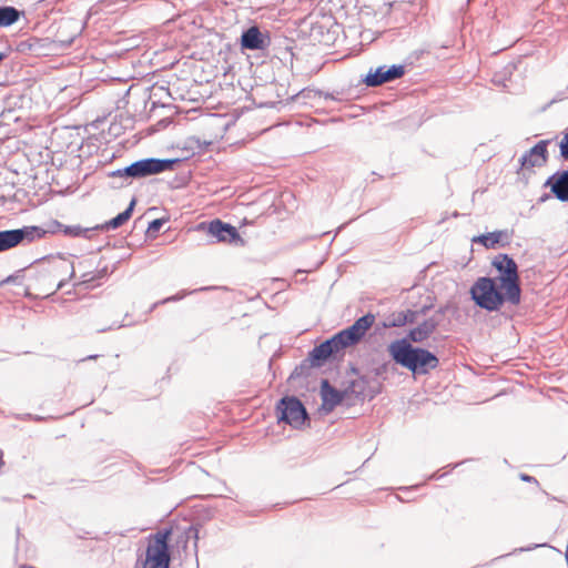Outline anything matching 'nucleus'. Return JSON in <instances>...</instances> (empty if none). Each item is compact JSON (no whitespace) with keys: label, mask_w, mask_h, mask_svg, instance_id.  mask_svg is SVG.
Segmentation results:
<instances>
[{"label":"nucleus","mask_w":568,"mask_h":568,"mask_svg":"<svg viewBox=\"0 0 568 568\" xmlns=\"http://www.w3.org/2000/svg\"><path fill=\"white\" fill-rule=\"evenodd\" d=\"M375 315L368 313L355 321L349 327L338 332L332 338L314 347L310 357L314 365H321L332 356H337L345 348L356 345L374 325Z\"/></svg>","instance_id":"f257e3e1"},{"label":"nucleus","mask_w":568,"mask_h":568,"mask_svg":"<svg viewBox=\"0 0 568 568\" xmlns=\"http://www.w3.org/2000/svg\"><path fill=\"white\" fill-rule=\"evenodd\" d=\"M388 353L395 363L414 374H427L438 366V358L427 349L413 347L406 339H396L388 345Z\"/></svg>","instance_id":"f03ea898"},{"label":"nucleus","mask_w":568,"mask_h":568,"mask_svg":"<svg viewBox=\"0 0 568 568\" xmlns=\"http://www.w3.org/2000/svg\"><path fill=\"white\" fill-rule=\"evenodd\" d=\"M491 265L498 272L494 278L501 290L506 292L507 301L517 304L520 301L519 278L517 264L507 254H498L494 257Z\"/></svg>","instance_id":"7ed1b4c3"},{"label":"nucleus","mask_w":568,"mask_h":568,"mask_svg":"<svg viewBox=\"0 0 568 568\" xmlns=\"http://www.w3.org/2000/svg\"><path fill=\"white\" fill-rule=\"evenodd\" d=\"M474 302L489 312L498 311L505 301L506 292L491 277H479L470 288Z\"/></svg>","instance_id":"20e7f679"},{"label":"nucleus","mask_w":568,"mask_h":568,"mask_svg":"<svg viewBox=\"0 0 568 568\" xmlns=\"http://www.w3.org/2000/svg\"><path fill=\"white\" fill-rule=\"evenodd\" d=\"M170 535V529H163L149 538L142 568H169L170 554L168 541Z\"/></svg>","instance_id":"39448f33"},{"label":"nucleus","mask_w":568,"mask_h":568,"mask_svg":"<svg viewBox=\"0 0 568 568\" xmlns=\"http://www.w3.org/2000/svg\"><path fill=\"white\" fill-rule=\"evenodd\" d=\"M176 163V160H161V159H143L132 163L131 165L116 170L112 173L113 176H125L132 179H141L149 175L162 173L171 170Z\"/></svg>","instance_id":"423d86ee"},{"label":"nucleus","mask_w":568,"mask_h":568,"mask_svg":"<svg viewBox=\"0 0 568 568\" xmlns=\"http://www.w3.org/2000/svg\"><path fill=\"white\" fill-rule=\"evenodd\" d=\"M278 419L283 420L295 428H300L304 425L307 413L302 403L295 397L283 398L278 406Z\"/></svg>","instance_id":"0eeeda50"},{"label":"nucleus","mask_w":568,"mask_h":568,"mask_svg":"<svg viewBox=\"0 0 568 568\" xmlns=\"http://www.w3.org/2000/svg\"><path fill=\"white\" fill-rule=\"evenodd\" d=\"M43 232L36 226H27L18 230H8L0 232V252L12 248L24 239L32 241L36 236H42Z\"/></svg>","instance_id":"6e6552de"},{"label":"nucleus","mask_w":568,"mask_h":568,"mask_svg":"<svg viewBox=\"0 0 568 568\" xmlns=\"http://www.w3.org/2000/svg\"><path fill=\"white\" fill-rule=\"evenodd\" d=\"M404 74L403 65H392L389 68L378 67L376 70H371L364 78V83L367 87H377L385 82L396 80Z\"/></svg>","instance_id":"1a4fd4ad"},{"label":"nucleus","mask_w":568,"mask_h":568,"mask_svg":"<svg viewBox=\"0 0 568 568\" xmlns=\"http://www.w3.org/2000/svg\"><path fill=\"white\" fill-rule=\"evenodd\" d=\"M209 234L215 237L219 242L233 243L240 240L237 230L220 220L212 221L207 229Z\"/></svg>","instance_id":"9d476101"},{"label":"nucleus","mask_w":568,"mask_h":568,"mask_svg":"<svg viewBox=\"0 0 568 568\" xmlns=\"http://www.w3.org/2000/svg\"><path fill=\"white\" fill-rule=\"evenodd\" d=\"M270 43L267 36H264L257 27H251L243 32L241 37V45L247 50H263Z\"/></svg>","instance_id":"9b49d317"},{"label":"nucleus","mask_w":568,"mask_h":568,"mask_svg":"<svg viewBox=\"0 0 568 568\" xmlns=\"http://www.w3.org/2000/svg\"><path fill=\"white\" fill-rule=\"evenodd\" d=\"M322 410L332 412L343 399V394L331 386L327 379L321 383Z\"/></svg>","instance_id":"f8f14e48"},{"label":"nucleus","mask_w":568,"mask_h":568,"mask_svg":"<svg viewBox=\"0 0 568 568\" xmlns=\"http://www.w3.org/2000/svg\"><path fill=\"white\" fill-rule=\"evenodd\" d=\"M546 186H549L555 196L562 201L568 202V171L557 172L551 175Z\"/></svg>","instance_id":"ddd939ff"},{"label":"nucleus","mask_w":568,"mask_h":568,"mask_svg":"<svg viewBox=\"0 0 568 568\" xmlns=\"http://www.w3.org/2000/svg\"><path fill=\"white\" fill-rule=\"evenodd\" d=\"M471 241L474 243L481 244L486 248H495L497 246H505L509 243V233L506 230L494 231L475 236Z\"/></svg>","instance_id":"4468645a"},{"label":"nucleus","mask_w":568,"mask_h":568,"mask_svg":"<svg viewBox=\"0 0 568 568\" xmlns=\"http://www.w3.org/2000/svg\"><path fill=\"white\" fill-rule=\"evenodd\" d=\"M437 322L434 318L425 320L418 326L409 331L408 342L422 343L426 341L436 329Z\"/></svg>","instance_id":"2eb2a0df"},{"label":"nucleus","mask_w":568,"mask_h":568,"mask_svg":"<svg viewBox=\"0 0 568 568\" xmlns=\"http://www.w3.org/2000/svg\"><path fill=\"white\" fill-rule=\"evenodd\" d=\"M133 205H134V201L131 202V204L129 205V207L125 211L118 214L115 217H113L105 224L99 225V230H110V229L115 230V229L120 227L121 225H123L131 217V214L133 211Z\"/></svg>","instance_id":"dca6fc26"},{"label":"nucleus","mask_w":568,"mask_h":568,"mask_svg":"<svg viewBox=\"0 0 568 568\" xmlns=\"http://www.w3.org/2000/svg\"><path fill=\"white\" fill-rule=\"evenodd\" d=\"M20 12L13 7H0V27H9L18 21Z\"/></svg>","instance_id":"f3484780"},{"label":"nucleus","mask_w":568,"mask_h":568,"mask_svg":"<svg viewBox=\"0 0 568 568\" xmlns=\"http://www.w3.org/2000/svg\"><path fill=\"white\" fill-rule=\"evenodd\" d=\"M415 313L412 311L400 312L397 315H394L392 320L385 323V327H399L404 326L407 323L414 322Z\"/></svg>","instance_id":"a211bd4d"},{"label":"nucleus","mask_w":568,"mask_h":568,"mask_svg":"<svg viewBox=\"0 0 568 568\" xmlns=\"http://www.w3.org/2000/svg\"><path fill=\"white\" fill-rule=\"evenodd\" d=\"M93 230H99V225H97L94 227H87V229L81 227L79 225L67 226L64 230V233L69 234L71 236L89 237V233L92 232Z\"/></svg>","instance_id":"6ab92c4d"},{"label":"nucleus","mask_w":568,"mask_h":568,"mask_svg":"<svg viewBox=\"0 0 568 568\" xmlns=\"http://www.w3.org/2000/svg\"><path fill=\"white\" fill-rule=\"evenodd\" d=\"M532 148L525 152V154L521 156V170H528L530 166H532Z\"/></svg>","instance_id":"aec40b11"},{"label":"nucleus","mask_w":568,"mask_h":568,"mask_svg":"<svg viewBox=\"0 0 568 568\" xmlns=\"http://www.w3.org/2000/svg\"><path fill=\"white\" fill-rule=\"evenodd\" d=\"M560 152L565 159H568V133L564 135L560 142Z\"/></svg>","instance_id":"412c9836"},{"label":"nucleus","mask_w":568,"mask_h":568,"mask_svg":"<svg viewBox=\"0 0 568 568\" xmlns=\"http://www.w3.org/2000/svg\"><path fill=\"white\" fill-rule=\"evenodd\" d=\"M185 295H186V293L176 294V295H173V296L164 298L160 303L161 304H165V303H169V302H175V301H179V300L183 298Z\"/></svg>","instance_id":"4be33fe9"},{"label":"nucleus","mask_w":568,"mask_h":568,"mask_svg":"<svg viewBox=\"0 0 568 568\" xmlns=\"http://www.w3.org/2000/svg\"><path fill=\"white\" fill-rule=\"evenodd\" d=\"M162 226V221L161 220H153L150 224H149V231H153V232H156L160 230V227Z\"/></svg>","instance_id":"5701e85b"},{"label":"nucleus","mask_w":568,"mask_h":568,"mask_svg":"<svg viewBox=\"0 0 568 568\" xmlns=\"http://www.w3.org/2000/svg\"><path fill=\"white\" fill-rule=\"evenodd\" d=\"M493 81L496 84L503 85V88H505V89H509V85L506 82H503L501 80H499L497 75L494 77Z\"/></svg>","instance_id":"b1692460"},{"label":"nucleus","mask_w":568,"mask_h":568,"mask_svg":"<svg viewBox=\"0 0 568 568\" xmlns=\"http://www.w3.org/2000/svg\"><path fill=\"white\" fill-rule=\"evenodd\" d=\"M544 151V148L540 144L535 145V154H540Z\"/></svg>","instance_id":"393cba45"},{"label":"nucleus","mask_w":568,"mask_h":568,"mask_svg":"<svg viewBox=\"0 0 568 568\" xmlns=\"http://www.w3.org/2000/svg\"><path fill=\"white\" fill-rule=\"evenodd\" d=\"M3 465H4V462H3V454H2V452L0 450V470L2 469Z\"/></svg>","instance_id":"a878e982"},{"label":"nucleus","mask_w":568,"mask_h":568,"mask_svg":"<svg viewBox=\"0 0 568 568\" xmlns=\"http://www.w3.org/2000/svg\"><path fill=\"white\" fill-rule=\"evenodd\" d=\"M520 478L523 480H525V481H530L531 480L530 476H528V475H520Z\"/></svg>","instance_id":"bb28decb"},{"label":"nucleus","mask_w":568,"mask_h":568,"mask_svg":"<svg viewBox=\"0 0 568 568\" xmlns=\"http://www.w3.org/2000/svg\"><path fill=\"white\" fill-rule=\"evenodd\" d=\"M3 59H4V54L0 52V63L2 62Z\"/></svg>","instance_id":"cd10ccee"},{"label":"nucleus","mask_w":568,"mask_h":568,"mask_svg":"<svg viewBox=\"0 0 568 568\" xmlns=\"http://www.w3.org/2000/svg\"><path fill=\"white\" fill-rule=\"evenodd\" d=\"M62 285H63L62 282H60L59 285H58V288H61Z\"/></svg>","instance_id":"c85d7f7f"}]
</instances>
